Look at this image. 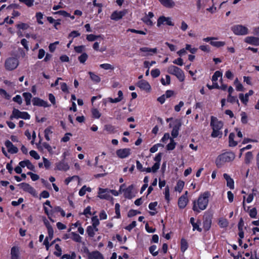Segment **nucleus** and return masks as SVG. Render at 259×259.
<instances>
[{
	"instance_id": "f704fd0d",
	"label": "nucleus",
	"mask_w": 259,
	"mask_h": 259,
	"mask_svg": "<svg viewBox=\"0 0 259 259\" xmlns=\"http://www.w3.org/2000/svg\"><path fill=\"white\" fill-rule=\"evenodd\" d=\"M89 74L90 76V78L92 80L96 83H98L101 81L100 77L92 72H89Z\"/></svg>"
},
{
	"instance_id": "e433bc0d",
	"label": "nucleus",
	"mask_w": 259,
	"mask_h": 259,
	"mask_svg": "<svg viewBox=\"0 0 259 259\" xmlns=\"http://www.w3.org/2000/svg\"><path fill=\"white\" fill-rule=\"evenodd\" d=\"M235 134L231 133L229 137V145L230 146L234 147L237 145V142L234 141Z\"/></svg>"
},
{
	"instance_id": "5701e85b",
	"label": "nucleus",
	"mask_w": 259,
	"mask_h": 259,
	"mask_svg": "<svg viewBox=\"0 0 259 259\" xmlns=\"http://www.w3.org/2000/svg\"><path fill=\"white\" fill-rule=\"evenodd\" d=\"M188 199L185 195H182L178 200V206L181 208H184L187 205Z\"/></svg>"
},
{
	"instance_id": "6ab92c4d",
	"label": "nucleus",
	"mask_w": 259,
	"mask_h": 259,
	"mask_svg": "<svg viewBox=\"0 0 259 259\" xmlns=\"http://www.w3.org/2000/svg\"><path fill=\"white\" fill-rule=\"evenodd\" d=\"M244 41L247 44L259 46V38L254 36H247L244 38Z\"/></svg>"
},
{
	"instance_id": "4be33fe9",
	"label": "nucleus",
	"mask_w": 259,
	"mask_h": 259,
	"mask_svg": "<svg viewBox=\"0 0 259 259\" xmlns=\"http://www.w3.org/2000/svg\"><path fill=\"white\" fill-rule=\"evenodd\" d=\"M140 51L141 52L145 53V54H143V56H147L150 55L152 54H155L157 53V49L156 48H149L148 47H142L140 49Z\"/></svg>"
},
{
	"instance_id": "0eeeda50",
	"label": "nucleus",
	"mask_w": 259,
	"mask_h": 259,
	"mask_svg": "<svg viewBox=\"0 0 259 259\" xmlns=\"http://www.w3.org/2000/svg\"><path fill=\"white\" fill-rule=\"evenodd\" d=\"M10 118L12 120L13 118H22L26 120L30 119V115L27 112H21L18 109H14Z\"/></svg>"
},
{
	"instance_id": "2eb2a0df",
	"label": "nucleus",
	"mask_w": 259,
	"mask_h": 259,
	"mask_svg": "<svg viewBox=\"0 0 259 259\" xmlns=\"http://www.w3.org/2000/svg\"><path fill=\"white\" fill-rule=\"evenodd\" d=\"M55 165V169L59 170L67 171L69 169L68 164L64 160L56 163Z\"/></svg>"
},
{
	"instance_id": "412c9836",
	"label": "nucleus",
	"mask_w": 259,
	"mask_h": 259,
	"mask_svg": "<svg viewBox=\"0 0 259 259\" xmlns=\"http://www.w3.org/2000/svg\"><path fill=\"white\" fill-rule=\"evenodd\" d=\"M253 93L252 90H249V92L244 95L243 94H240L239 95V99L243 104L246 105L248 101L249 96L252 95Z\"/></svg>"
},
{
	"instance_id": "aec40b11",
	"label": "nucleus",
	"mask_w": 259,
	"mask_h": 259,
	"mask_svg": "<svg viewBox=\"0 0 259 259\" xmlns=\"http://www.w3.org/2000/svg\"><path fill=\"white\" fill-rule=\"evenodd\" d=\"M137 86L141 90L145 91H150L151 87L149 83L145 80H141L137 82Z\"/></svg>"
},
{
	"instance_id": "680f3d73",
	"label": "nucleus",
	"mask_w": 259,
	"mask_h": 259,
	"mask_svg": "<svg viewBox=\"0 0 259 259\" xmlns=\"http://www.w3.org/2000/svg\"><path fill=\"white\" fill-rule=\"evenodd\" d=\"M42 146H43L44 148L47 149V150L50 154H52L53 153L52 147L48 143L44 142L42 144Z\"/></svg>"
},
{
	"instance_id": "e2e57ef3",
	"label": "nucleus",
	"mask_w": 259,
	"mask_h": 259,
	"mask_svg": "<svg viewBox=\"0 0 259 259\" xmlns=\"http://www.w3.org/2000/svg\"><path fill=\"white\" fill-rule=\"evenodd\" d=\"M252 158V154L251 152H248L245 155V161L246 163H249Z\"/></svg>"
},
{
	"instance_id": "39448f33",
	"label": "nucleus",
	"mask_w": 259,
	"mask_h": 259,
	"mask_svg": "<svg viewBox=\"0 0 259 259\" xmlns=\"http://www.w3.org/2000/svg\"><path fill=\"white\" fill-rule=\"evenodd\" d=\"M231 29L237 35H245L249 33L248 28L241 24L235 25L231 27Z\"/></svg>"
},
{
	"instance_id": "6e6d98bb",
	"label": "nucleus",
	"mask_w": 259,
	"mask_h": 259,
	"mask_svg": "<svg viewBox=\"0 0 259 259\" xmlns=\"http://www.w3.org/2000/svg\"><path fill=\"white\" fill-rule=\"evenodd\" d=\"M219 225L222 228H225L228 226V222L226 219L222 218L219 220Z\"/></svg>"
},
{
	"instance_id": "09e8293b",
	"label": "nucleus",
	"mask_w": 259,
	"mask_h": 259,
	"mask_svg": "<svg viewBox=\"0 0 259 259\" xmlns=\"http://www.w3.org/2000/svg\"><path fill=\"white\" fill-rule=\"evenodd\" d=\"M92 225L91 226L98 227L100 224L99 220L97 216H94L91 219Z\"/></svg>"
},
{
	"instance_id": "f8f14e48",
	"label": "nucleus",
	"mask_w": 259,
	"mask_h": 259,
	"mask_svg": "<svg viewBox=\"0 0 259 259\" xmlns=\"http://www.w3.org/2000/svg\"><path fill=\"white\" fill-rule=\"evenodd\" d=\"M127 13L126 10H123L120 11H114L111 15V19L113 20L117 21L121 19L124 15Z\"/></svg>"
},
{
	"instance_id": "72a5a7b5",
	"label": "nucleus",
	"mask_w": 259,
	"mask_h": 259,
	"mask_svg": "<svg viewBox=\"0 0 259 259\" xmlns=\"http://www.w3.org/2000/svg\"><path fill=\"white\" fill-rule=\"evenodd\" d=\"M222 73L220 71H215L212 76V81L213 83H218L217 80H218L219 77L222 78Z\"/></svg>"
},
{
	"instance_id": "864d4df0",
	"label": "nucleus",
	"mask_w": 259,
	"mask_h": 259,
	"mask_svg": "<svg viewBox=\"0 0 259 259\" xmlns=\"http://www.w3.org/2000/svg\"><path fill=\"white\" fill-rule=\"evenodd\" d=\"M44 15L41 12H37L36 13L35 17L37 20V22L39 24H42L44 23L41 21V19L43 18Z\"/></svg>"
},
{
	"instance_id": "603ef678",
	"label": "nucleus",
	"mask_w": 259,
	"mask_h": 259,
	"mask_svg": "<svg viewBox=\"0 0 259 259\" xmlns=\"http://www.w3.org/2000/svg\"><path fill=\"white\" fill-rule=\"evenodd\" d=\"M100 67L105 70H113L114 67L108 63H104L100 65Z\"/></svg>"
},
{
	"instance_id": "c03bdc74",
	"label": "nucleus",
	"mask_w": 259,
	"mask_h": 259,
	"mask_svg": "<svg viewBox=\"0 0 259 259\" xmlns=\"http://www.w3.org/2000/svg\"><path fill=\"white\" fill-rule=\"evenodd\" d=\"M188 248V243L184 239H182L181 242V250L182 252H185Z\"/></svg>"
},
{
	"instance_id": "7ed1b4c3",
	"label": "nucleus",
	"mask_w": 259,
	"mask_h": 259,
	"mask_svg": "<svg viewBox=\"0 0 259 259\" xmlns=\"http://www.w3.org/2000/svg\"><path fill=\"white\" fill-rule=\"evenodd\" d=\"M235 157V154L233 152H226L220 155L215 160L218 166H222L226 162L233 161Z\"/></svg>"
},
{
	"instance_id": "c9c22d12",
	"label": "nucleus",
	"mask_w": 259,
	"mask_h": 259,
	"mask_svg": "<svg viewBox=\"0 0 259 259\" xmlns=\"http://www.w3.org/2000/svg\"><path fill=\"white\" fill-rule=\"evenodd\" d=\"M210 44L213 47L220 48L225 46V42L222 41H215V40H213L210 42Z\"/></svg>"
},
{
	"instance_id": "a878e982",
	"label": "nucleus",
	"mask_w": 259,
	"mask_h": 259,
	"mask_svg": "<svg viewBox=\"0 0 259 259\" xmlns=\"http://www.w3.org/2000/svg\"><path fill=\"white\" fill-rule=\"evenodd\" d=\"M89 259H104L103 255L98 251L90 252L88 254Z\"/></svg>"
},
{
	"instance_id": "5fc2aeb1",
	"label": "nucleus",
	"mask_w": 259,
	"mask_h": 259,
	"mask_svg": "<svg viewBox=\"0 0 259 259\" xmlns=\"http://www.w3.org/2000/svg\"><path fill=\"white\" fill-rule=\"evenodd\" d=\"M156 249L157 246L156 245H152L149 248V251L153 256H156L158 253V252Z\"/></svg>"
},
{
	"instance_id": "49530a36",
	"label": "nucleus",
	"mask_w": 259,
	"mask_h": 259,
	"mask_svg": "<svg viewBox=\"0 0 259 259\" xmlns=\"http://www.w3.org/2000/svg\"><path fill=\"white\" fill-rule=\"evenodd\" d=\"M161 82L164 85L169 84L170 82V77L168 75H166L165 78L161 79Z\"/></svg>"
},
{
	"instance_id": "bf43d9fd",
	"label": "nucleus",
	"mask_w": 259,
	"mask_h": 259,
	"mask_svg": "<svg viewBox=\"0 0 259 259\" xmlns=\"http://www.w3.org/2000/svg\"><path fill=\"white\" fill-rule=\"evenodd\" d=\"M163 147V146L162 145H161V144H156L154 145H153L150 149V151L151 153H155L156 152L158 149V148L159 147Z\"/></svg>"
},
{
	"instance_id": "13d9d810",
	"label": "nucleus",
	"mask_w": 259,
	"mask_h": 259,
	"mask_svg": "<svg viewBox=\"0 0 259 259\" xmlns=\"http://www.w3.org/2000/svg\"><path fill=\"white\" fill-rule=\"evenodd\" d=\"M104 130L109 133H113L114 132L115 128L111 125L107 124L105 125Z\"/></svg>"
},
{
	"instance_id": "774afa93",
	"label": "nucleus",
	"mask_w": 259,
	"mask_h": 259,
	"mask_svg": "<svg viewBox=\"0 0 259 259\" xmlns=\"http://www.w3.org/2000/svg\"><path fill=\"white\" fill-rule=\"evenodd\" d=\"M29 154L31 157H33L36 160H38L40 158V156L34 150H31L29 152Z\"/></svg>"
},
{
	"instance_id": "37998d69",
	"label": "nucleus",
	"mask_w": 259,
	"mask_h": 259,
	"mask_svg": "<svg viewBox=\"0 0 259 259\" xmlns=\"http://www.w3.org/2000/svg\"><path fill=\"white\" fill-rule=\"evenodd\" d=\"M53 236H52L51 237H50V236H49V235H48V236L46 237V238H45V240H44V241L43 244H44V245H45L46 248V249H47V250H49V247L51 246V244H50V243H49V241H50V240H52V239L53 238Z\"/></svg>"
},
{
	"instance_id": "f03ea898",
	"label": "nucleus",
	"mask_w": 259,
	"mask_h": 259,
	"mask_svg": "<svg viewBox=\"0 0 259 259\" xmlns=\"http://www.w3.org/2000/svg\"><path fill=\"white\" fill-rule=\"evenodd\" d=\"M210 126L213 130L211 136L212 138L222 137L223 134L221 130L223 128V123L221 121L219 120L217 117L211 116Z\"/></svg>"
},
{
	"instance_id": "69168bd1",
	"label": "nucleus",
	"mask_w": 259,
	"mask_h": 259,
	"mask_svg": "<svg viewBox=\"0 0 259 259\" xmlns=\"http://www.w3.org/2000/svg\"><path fill=\"white\" fill-rule=\"evenodd\" d=\"M186 50L189 51L192 54H195L197 50L196 48H192L191 46L189 44L186 45Z\"/></svg>"
},
{
	"instance_id": "052dcab7",
	"label": "nucleus",
	"mask_w": 259,
	"mask_h": 259,
	"mask_svg": "<svg viewBox=\"0 0 259 259\" xmlns=\"http://www.w3.org/2000/svg\"><path fill=\"white\" fill-rule=\"evenodd\" d=\"M255 192H256V190L254 189H252V193L250 194L246 198V202L247 203H249L252 202L253 199L254 195H255Z\"/></svg>"
},
{
	"instance_id": "423d86ee",
	"label": "nucleus",
	"mask_w": 259,
	"mask_h": 259,
	"mask_svg": "<svg viewBox=\"0 0 259 259\" xmlns=\"http://www.w3.org/2000/svg\"><path fill=\"white\" fill-rule=\"evenodd\" d=\"M19 65L18 60L15 57L7 58L5 62V67L6 70L11 71L15 69Z\"/></svg>"
},
{
	"instance_id": "ea45409f",
	"label": "nucleus",
	"mask_w": 259,
	"mask_h": 259,
	"mask_svg": "<svg viewBox=\"0 0 259 259\" xmlns=\"http://www.w3.org/2000/svg\"><path fill=\"white\" fill-rule=\"evenodd\" d=\"M55 250L54 251V254L57 256H60L62 255V251L61 247L58 244L55 245Z\"/></svg>"
},
{
	"instance_id": "c85d7f7f",
	"label": "nucleus",
	"mask_w": 259,
	"mask_h": 259,
	"mask_svg": "<svg viewBox=\"0 0 259 259\" xmlns=\"http://www.w3.org/2000/svg\"><path fill=\"white\" fill-rule=\"evenodd\" d=\"M118 97L113 99L112 98H108V101L112 103H115L120 102L123 99V93L121 91L118 92Z\"/></svg>"
},
{
	"instance_id": "0e129e2a",
	"label": "nucleus",
	"mask_w": 259,
	"mask_h": 259,
	"mask_svg": "<svg viewBox=\"0 0 259 259\" xmlns=\"http://www.w3.org/2000/svg\"><path fill=\"white\" fill-rule=\"evenodd\" d=\"M160 72L158 69H155L151 70V74L154 78L158 77L160 75Z\"/></svg>"
},
{
	"instance_id": "4d7b16f0",
	"label": "nucleus",
	"mask_w": 259,
	"mask_h": 259,
	"mask_svg": "<svg viewBox=\"0 0 259 259\" xmlns=\"http://www.w3.org/2000/svg\"><path fill=\"white\" fill-rule=\"evenodd\" d=\"M100 35H95L94 34H88L87 35V39L89 41H93L96 40Z\"/></svg>"
},
{
	"instance_id": "b1692460",
	"label": "nucleus",
	"mask_w": 259,
	"mask_h": 259,
	"mask_svg": "<svg viewBox=\"0 0 259 259\" xmlns=\"http://www.w3.org/2000/svg\"><path fill=\"white\" fill-rule=\"evenodd\" d=\"M43 222L47 229L48 234V235L50 236V237L54 236V230L49 221L45 218L43 219Z\"/></svg>"
},
{
	"instance_id": "f257e3e1",
	"label": "nucleus",
	"mask_w": 259,
	"mask_h": 259,
	"mask_svg": "<svg viewBox=\"0 0 259 259\" xmlns=\"http://www.w3.org/2000/svg\"><path fill=\"white\" fill-rule=\"evenodd\" d=\"M210 196V193L208 191H205L201 193L197 200L193 202L192 209L194 211L199 213L201 211L205 210L208 204V199Z\"/></svg>"
},
{
	"instance_id": "2f4dec72",
	"label": "nucleus",
	"mask_w": 259,
	"mask_h": 259,
	"mask_svg": "<svg viewBox=\"0 0 259 259\" xmlns=\"http://www.w3.org/2000/svg\"><path fill=\"white\" fill-rule=\"evenodd\" d=\"M92 189L90 187H88L85 185L83 186L79 190L78 194L80 196H84L87 192H90Z\"/></svg>"
},
{
	"instance_id": "338daca9",
	"label": "nucleus",
	"mask_w": 259,
	"mask_h": 259,
	"mask_svg": "<svg viewBox=\"0 0 259 259\" xmlns=\"http://www.w3.org/2000/svg\"><path fill=\"white\" fill-rule=\"evenodd\" d=\"M249 216L252 218H255L257 214V210L255 208H253L249 211Z\"/></svg>"
},
{
	"instance_id": "f3484780",
	"label": "nucleus",
	"mask_w": 259,
	"mask_h": 259,
	"mask_svg": "<svg viewBox=\"0 0 259 259\" xmlns=\"http://www.w3.org/2000/svg\"><path fill=\"white\" fill-rule=\"evenodd\" d=\"M5 145L7 148L8 151L11 154H15L18 152V149L11 142L7 140L5 142Z\"/></svg>"
},
{
	"instance_id": "4468645a",
	"label": "nucleus",
	"mask_w": 259,
	"mask_h": 259,
	"mask_svg": "<svg viewBox=\"0 0 259 259\" xmlns=\"http://www.w3.org/2000/svg\"><path fill=\"white\" fill-rule=\"evenodd\" d=\"M32 103L34 106L48 107L49 106L48 103L39 98H34L32 99Z\"/></svg>"
},
{
	"instance_id": "ddd939ff",
	"label": "nucleus",
	"mask_w": 259,
	"mask_h": 259,
	"mask_svg": "<svg viewBox=\"0 0 259 259\" xmlns=\"http://www.w3.org/2000/svg\"><path fill=\"white\" fill-rule=\"evenodd\" d=\"M19 186L23 191L27 192L33 196L36 195L35 190L29 184L25 183H22L20 184Z\"/></svg>"
},
{
	"instance_id": "a18cd8bd",
	"label": "nucleus",
	"mask_w": 259,
	"mask_h": 259,
	"mask_svg": "<svg viewBox=\"0 0 259 259\" xmlns=\"http://www.w3.org/2000/svg\"><path fill=\"white\" fill-rule=\"evenodd\" d=\"M0 95L7 100L10 99L11 96L5 90L0 89Z\"/></svg>"
},
{
	"instance_id": "a211bd4d",
	"label": "nucleus",
	"mask_w": 259,
	"mask_h": 259,
	"mask_svg": "<svg viewBox=\"0 0 259 259\" xmlns=\"http://www.w3.org/2000/svg\"><path fill=\"white\" fill-rule=\"evenodd\" d=\"M154 17V14L152 12H149L148 14H146L145 16L142 18L143 22L146 25L149 26H152L153 23L151 20Z\"/></svg>"
},
{
	"instance_id": "a19ab883",
	"label": "nucleus",
	"mask_w": 259,
	"mask_h": 259,
	"mask_svg": "<svg viewBox=\"0 0 259 259\" xmlns=\"http://www.w3.org/2000/svg\"><path fill=\"white\" fill-rule=\"evenodd\" d=\"M176 143L175 142L174 138H170V143L166 146L167 150H172L175 148Z\"/></svg>"
},
{
	"instance_id": "7c9ffc66",
	"label": "nucleus",
	"mask_w": 259,
	"mask_h": 259,
	"mask_svg": "<svg viewBox=\"0 0 259 259\" xmlns=\"http://www.w3.org/2000/svg\"><path fill=\"white\" fill-rule=\"evenodd\" d=\"M53 133V128L51 126H49L45 129L44 133L45 137L46 140L48 141H50Z\"/></svg>"
},
{
	"instance_id": "9d476101",
	"label": "nucleus",
	"mask_w": 259,
	"mask_h": 259,
	"mask_svg": "<svg viewBox=\"0 0 259 259\" xmlns=\"http://www.w3.org/2000/svg\"><path fill=\"white\" fill-rule=\"evenodd\" d=\"M98 197L100 199L109 200L111 198L109 190L108 189H103L99 188L98 191Z\"/></svg>"
},
{
	"instance_id": "8fccbe9b",
	"label": "nucleus",
	"mask_w": 259,
	"mask_h": 259,
	"mask_svg": "<svg viewBox=\"0 0 259 259\" xmlns=\"http://www.w3.org/2000/svg\"><path fill=\"white\" fill-rule=\"evenodd\" d=\"M227 101L230 102L231 103H234L236 102L238 105H239V103L236 97L232 96V95H229L227 98Z\"/></svg>"
},
{
	"instance_id": "9b49d317",
	"label": "nucleus",
	"mask_w": 259,
	"mask_h": 259,
	"mask_svg": "<svg viewBox=\"0 0 259 259\" xmlns=\"http://www.w3.org/2000/svg\"><path fill=\"white\" fill-rule=\"evenodd\" d=\"M166 24L169 26H173L170 17H165L163 16H160L157 20V26L160 27L161 25Z\"/></svg>"
},
{
	"instance_id": "1a4fd4ad",
	"label": "nucleus",
	"mask_w": 259,
	"mask_h": 259,
	"mask_svg": "<svg viewBox=\"0 0 259 259\" xmlns=\"http://www.w3.org/2000/svg\"><path fill=\"white\" fill-rule=\"evenodd\" d=\"M132 153L130 148H126L120 149L116 151V155L120 158L123 159L128 157Z\"/></svg>"
},
{
	"instance_id": "de8ad7c7",
	"label": "nucleus",
	"mask_w": 259,
	"mask_h": 259,
	"mask_svg": "<svg viewBox=\"0 0 259 259\" xmlns=\"http://www.w3.org/2000/svg\"><path fill=\"white\" fill-rule=\"evenodd\" d=\"M87 233L90 237L93 238L94 237L95 233L94 230L91 226H88L87 230Z\"/></svg>"
},
{
	"instance_id": "393cba45",
	"label": "nucleus",
	"mask_w": 259,
	"mask_h": 259,
	"mask_svg": "<svg viewBox=\"0 0 259 259\" xmlns=\"http://www.w3.org/2000/svg\"><path fill=\"white\" fill-rule=\"evenodd\" d=\"M20 254L19 247L16 246H13L11 249V259H19Z\"/></svg>"
},
{
	"instance_id": "3c124183",
	"label": "nucleus",
	"mask_w": 259,
	"mask_h": 259,
	"mask_svg": "<svg viewBox=\"0 0 259 259\" xmlns=\"http://www.w3.org/2000/svg\"><path fill=\"white\" fill-rule=\"evenodd\" d=\"M88 58V55L87 53H83L80 56L78 57V60L81 63H84Z\"/></svg>"
},
{
	"instance_id": "473e14b6",
	"label": "nucleus",
	"mask_w": 259,
	"mask_h": 259,
	"mask_svg": "<svg viewBox=\"0 0 259 259\" xmlns=\"http://www.w3.org/2000/svg\"><path fill=\"white\" fill-rule=\"evenodd\" d=\"M22 95L25 99L26 105H29L32 98L31 94L30 93H24Z\"/></svg>"
},
{
	"instance_id": "bb28decb",
	"label": "nucleus",
	"mask_w": 259,
	"mask_h": 259,
	"mask_svg": "<svg viewBox=\"0 0 259 259\" xmlns=\"http://www.w3.org/2000/svg\"><path fill=\"white\" fill-rule=\"evenodd\" d=\"M19 165L22 167L26 166L28 169L31 170H34V166L29 160L21 161L19 163Z\"/></svg>"
},
{
	"instance_id": "79ce46f5",
	"label": "nucleus",
	"mask_w": 259,
	"mask_h": 259,
	"mask_svg": "<svg viewBox=\"0 0 259 259\" xmlns=\"http://www.w3.org/2000/svg\"><path fill=\"white\" fill-rule=\"evenodd\" d=\"M91 112H92L93 117L95 118L98 119L101 116V113L96 108L92 109Z\"/></svg>"
},
{
	"instance_id": "dca6fc26",
	"label": "nucleus",
	"mask_w": 259,
	"mask_h": 259,
	"mask_svg": "<svg viewBox=\"0 0 259 259\" xmlns=\"http://www.w3.org/2000/svg\"><path fill=\"white\" fill-rule=\"evenodd\" d=\"M134 189L133 185L129 186L127 188L123 190V195L125 198L127 199H132L134 197V195L133 193V190Z\"/></svg>"
},
{
	"instance_id": "cd10ccee",
	"label": "nucleus",
	"mask_w": 259,
	"mask_h": 259,
	"mask_svg": "<svg viewBox=\"0 0 259 259\" xmlns=\"http://www.w3.org/2000/svg\"><path fill=\"white\" fill-rule=\"evenodd\" d=\"M223 177L227 181V186L231 189H233L234 188V182L233 180L227 174H224Z\"/></svg>"
},
{
	"instance_id": "20e7f679",
	"label": "nucleus",
	"mask_w": 259,
	"mask_h": 259,
	"mask_svg": "<svg viewBox=\"0 0 259 259\" xmlns=\"http://www.w3.org/2000/svg\"><path fill=\"white\" fill-rule=\"evenodd\" d=\"M169 73L175 75L180 81H183L185 80V74L183 71L180 68L170 65L167 69Z\"/></svg>"
},
{
	"instance_id": "c756f323",
	"label": "nucleus",
	"mask_w": 259,
	"mask_h": 259,
	"mask_svg": "<svg viewBox=\"0 0 259 259\" xmlns=\"http://www.w3.org/2000/svg\"><path fill=\"white\" fill-rule=\"evenodd\" d=\"M159 2L166 8H172L175 6V3L172 0H158Z\"/></svg>"
},
{
	"instance_id": "6e6552de",
	"label": "nucleus",
	"mask_w": 259,
	"mask_h": 259,
	"mask_svg": "<svg viewBox=\"0 0 259 259\" xmlns=\"http://www.w3.org/2000/svg\"><path fill=\"white\" fill-rule=\"evenodd\" d=\"M181 121L179 119L175 120L172 123L169 124V126L172 127L171 135L173 138L177 137L179 135V131L181 126Z\"/></svg>"
},
{
	"instance_id": "4c0bfd02",
	"label": "nucleus",
	"mask_w": 259,
	"mask_h": 259,
	"mask_svg": "<svg viewBox=\"0 0 259 259\" xmlns=\"http://www.w3.org/2000/svg\"><path fill=\"white\" fill-rule=\"evenodd\" d=\"M184 186V182L183 181L179 180L177 183V185L175 187V191L181 192Z\"/></svg>"
},
{
	"instance_id": "58836bf2",
	"label": "nucleus",
	"mask_w": 259,
	"mask_h": 259,
	"mask_svg": "<svg viewBox=\"0 0 259 259\" xmlns=\"http://www.w3.org/2000/svg\"><path fill=\"white\" fill-rule=\"evenodd\" d=\"M71 238L76 242H80L81 241V237L75 232L70 233Z\"/></svg>"
}]
</instances>
